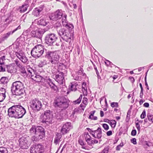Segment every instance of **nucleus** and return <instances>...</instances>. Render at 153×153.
Returning <instances> with one entry per match:
<instances>
[{
  "instance_id": "2eb2a0df",
  "label": "nucleus",
  "mask_w": 153,
  "mask_h": 153,
  "mask_svg": "<svg viewBox=\"0 0 153 153\" xmlns=\"http://www.w3.org/2000/svg\"><path fill=\"white\" fill-rule=\"evenodd\" d=\"M20 147L22 149H27L29 145L28 144L27 138L26 136H24L21 137L19 140Z\"/></svg>"
},
{
  "instance_id": "6ab92c4d",
  "label": "nucleus",
  "mask_w": 153,
  "mask_h": 153,
  "mask_svg": "<svg viewBox=\"0 0 153 153\" xmlns=\"http://www.w3.org/2000/svg\"><path fill=\"white\" fill-rule=\"evenodd\" d=\"M16 107L17 114L18 115V118L22 117L26 113L25 109L19 105H16Z\"/></svg>"
},
{
  "instance_id": "e433bc0d",
  "label": "nucleus",
  "mask_w": 153,
  "mask_h": 153,
  "mask_svg": "<svg viewBox=\"0 0 153 153\" xmlns=\"http://www.w3.org/2000/svg\"><path fill=\"white\" fill-rule=\"evenodd\" d=\"M27 7L23 5L22 6L19 7L20 9L19 11L21 13H24L27 10Z\"/></svg>"
},
{
  "instance_id": "6e6552de",
  "label": "nucleus",
  "mask_w": 153,
  "mask_h": 153,
  "mask_svg": "<svg viewBox=\"0 0 153 153\" xmlns=\"http://www.w3.org/2000/svg\"><path fill=\"white\" fill-rule=\"evenodd\" d=\"M29 133L31 135H39L40 137L41 135L39 134L45 133V131L42 126L33 125L29 130Z\"/></svg>"
},
{
  "instance_id": "5fc2aeb1",
  "label": "nucleus",
  "mask_w": 153,
  "mask_h": 153,
  "mask_svg": "<svg viewBox=\"0 0 153 153\" xmlns=\"http://www.w3.org/2000/svg\"><path fill=\"white\" fill-rule=\"evenodd\" d=\"M15 63L16 64L17 66L19 67H21V66L22 65V64H21L19 61L18 60H16L14 61Z\"/></svg>"
},
{
  "instance_id": "423d86ee",
  "label": "nucleus",
  "mask_w": 153,
  "mask_h": 153,
  "mask_svg": "<svg viewBox=\"0 0 153 153\" xmlns=\"http://www.w3.org/2000/svg\"><path fill=\"white\" fill-rule=\"evenodd\" d=\"M61 69L60 67H59L58 72H56L54 78L56 81L60 85L63 84L65 82V80L64 77V74L65 70Z\"/></svg>"
},
{
  "instance_id": "a211bd4d",
  "label": "nucleus",
  "mask_w": 153,
  "mask_h": 153,
  "mask_svg": "<svg viewBox=\"0 0 153 153\" xmlns=\"http://www.w3.org/2000/svg\"><path fill=\"white\" fill-rule=\"evenodd\" d=\"M15 54L17 58L23 63H26L28 61V59L25 55L24 53L22 51L16 52Z\"/></svg>"
},
{
  "instance_id": "8fccbe9b",
  "label": "nucleus",
  "mask_w": 153,
  "mask_h": 153,
  "mask_svg": "<svg viewBox=\"0 0 153 153\" xmlns=\"http://www.w3.org/2000/svg\"><path fill=\"white\" fill-rule=\"evenodd\" d=\"M5 89L4 88H0V93H1V94L5 95Z\"/></svg>"
},
{
  "instance_id": "69168bd1",
  "label": "nucleus",
  "mask_w": 153,
  "mask_h": 153,
  "mask_svg": "<svg viewBox=\"0 0 153 153\" xmlns=\"http://www.w3.org/2000/svg\"><path fill=\"white\" fill-rule=\"evenodd\" d=\"M136 127L138 130H140V126L138 123H136Z\"/></svg>"
},
{
  "instance_id": "f8f14e48",
  "label": "nucleus",
  "mask_w": 153,
  "mask_h": 153,
  "mask_svg": "<svg viewBox=\"0 0 153 153\" xmlns=\"http://www.w3.org/2000/svg\"><path fill=\"white\" fill-rule=\"evenodd\" d=\"M87 129L94 137L99 139H101L102 136V131L101 128L98 127L97 130L94 131L89 128H87Z\"/></svg>"
},
{
  "instance_id": "864d4df0",
  "label": "nucleus",
  "mask_w": 153,
  "mask_h": 153,
  "mask_svg": "<svg viewBox=\"0 0 153 153\" xmlns=\"http://www.w3.org/2000/svg\"><path fill=\"white\" fill-rule=\"evenodd\" d=\"M109 148L108 147H107L105 148L103 150L102 152L101 153H108L109 151Z\"/></svg>"
},
{
  "instance_id": "79ce46f5",
  "label": "nucleus",
  "mask_w": 153,
  "mask_h": 153,
  "mask_svg": "<svg viewBox=\"0 0 153 153\" xmlns=\"http://www.w3.org/2000/svg\"><path fill=\"white\" fill-rule=\"evenodd\" d=\"M86 85V84L84 83H83L82 85V91L83 92L87 93V87Z\"/></svg>"
},
{
  "instance_id": "3c124183",
  "label": "nucleus",
  "mask_w": 153,
  "mask_h": 153,
  "mask_svg": "<svg viewBox=\"0 0 153 153\" xmlns=\"http://www.w3.org/2000/svg\"><path fill=\"white\" fill-rule=\"evenodd\" d=\"M123 143H121L119 145L117 146L116 147V150L119 151L120 150V148L123 147Z\"/></svg>"
},
{
  "instance_id": "a878e982",
  "label": "nucleus",
  "mask_w": 153,
  "mask_h": 153,
  "mask_svg": "<svg viewBox=\"0 0 153 153\" xmlns=\"http://www.w3.org/2000/svg\"><path fill=\"white\" fill-rule=\"evenodd\" d=\"M64 116L65 115L63 114V111H62L55 113L54 117L57 120H61L64 118Z\"/></svg>"
},
{
  "instance_id": "0eeeda50",
  "label": "nucleus",
  "mask_w": 153,
  "mask_h": 153,
  "mask_svg": "<svg viewBox=\"0 0 153 153\" xmlns=\"http://www.w3.org/2000/svg\"><path fill=\"white\" fill-rule=\"evenodd\" d=\"M30 103V108L35 111H39L42 107L41 102L37 99L31 100Z\"/></svg>"
},
{
  "instance_id": "4468645a",
  "label": "nucleus",
  "mask_w": 153,
  "mask_h": 153,
  "mask_svg": "<svg viewBox=\"0 0 153 153\" xmlns=\"http://www.w3.org/2000/svg\"><path fill=\"white\" fill-rule=\"evenodd\" d=\"M46 31L45 29H39L36 30H33L30 33L32 37L40 39Z\"/></svg>"
},
{
  "instance_id": "680f3d73",
  "label": "nucleus",
  "mask_w": 153,
  "mask_h": 153,
  "mask_svg": "<svg viewBox=\"0 0 153 153\" xmlns=\"http://www.w3.org/2000/svg\"><path fill=\"white\" fill-rule=\"evenodd\" d=\"M129 79L131 81V82L132 83L134 82V81L135 79L132 76H130L129 77Z\"/></svg>"
},
{
  "instance_id": "72a5a7b5",
  "label": "nucleus",
  "mask_w": 153,
  "mask_h": 153,
  "mask_svg": "<svg viewBox=\"0 0 153 153\" xmlns=\"http://www.w3.org/2000/svg\"><path fill=\"white\" fill-rule=\"evenodd\" d=\"M83 70L82 68H80L77 71V74L79 75H81L82 76H85L86 75L83 72Z\"/></svg>"
},
{
  "instance_id": "bb28decb",
  "label": "nucleus",
  "mask_w": 153,
  "mask_h": 153,
  "mask_svg": "<svg viewBox=\"0 0 153 153\" xmlns=\"http://www.w3.org/2000/svg\"><path fill=\"white\" fill-rule=\"evenodd\" d=\"M33 80L37 82H41L44 81V79L42 76L36 74L33 78Z\"/></svg>"
},
{
  "instance_id": "20e7f679",
  "label": "nucleus",
  "mask_w": 153,
  "mask_h": 153,
  "mask_svg": "<svg viewBox=\"0 0 153 153\" xmlns=\"http://www.w3.org/2000/svg\"><path fill=\"white\" fill-rule=\"evenodd\" d=\"M67 15L61 10H58L53 13H52L49 16L51 20L56 21L62 18V22H65L66 21Z\"/></svg>"
},
{
  "instance_id": "49530a36",
  "label": "nucleus",
  "mask_w": 153,
  "mask_h": 153,
  "mask_svg": "<svg viewBox=\"0 0 153 153\" xmlns=\"http://www.w3.org/2000/svg\"><path fill=\"white\" fill-rule=\"evenodd\" d=\"M31 0H26L23 5L28 7L29 6V4H30L31 2Z\"/></svg>"
},
{
  "instance_id": "5701e85b",
  "label": "nucleus",
  "mask_w": 153,
  "mask_h": 153,
  "mask_svg": "<svg viewBox=\"0 0 153 153\" xmlns=\"http://www.w3.org/2000/svg\"><path fill=\"white\" fill-rule=\"evenodd\" d=\"M21 28V27L20 25L18 26V27L14 29L13 31H10L7 33L4 34L3 37L2 38V40H4L5 39H7L8 37L11 34H12L15 31L17 30L18 29H20Z\"/></svg>"
},
{
  "instance_id": "a19ab883",
  "label": "nucleus",
  "mask_w": 153,
  "mask_h": 153,
  "mask_svg": "<svg viewBox=\"0 0 153 153\" xmlns=\"http://www.w3.org/2000/svg\"><path fill=\"white\" fill-rule=\"evenodd\" d=\"M82 102L84 105L83 106V107L85 108L87 104L88 103V99L84 97L83 98Z\"/></svg>"
},
{
  "instance_id": "dca6fc26",
  "label": "nucleus",
  "mask_w": 153,
  "mask_h": 153,
  "mask_svg": "<svg viewBox=\"0 0 153 153\" xmlns=\"http://www.w3.org/2000/svg\"><path fill=\"white\" fill-rule=\"evenodd\" d=\"M16 108V105H15L12 106L8 109V114L9 117L18 118V115Z\"/></svg>"
},
{
  "instance_id": "f3484780",
  "label": "nucleus",
  "mask_w": 153,
  "mask_h": 153,
  "mask_svg": "<svg viewBox=\"0 0 153 153\" xmlns=\"http://www.w3.org/2000/svg\"><path fill=\"white\" fill-rule=\"evenodd\" d=\"M84 136L85 138V141L90 146H91L92 144L97 143H98L97 140L94 138H92L88 132L84 133Z\"/></svg>"
},
{
  "instance_id": "cd10ccee",
  "label": "nucleus",
  "mask_w": 153,
  "mask_h": 153,
  "mask_svg": "<svg viewBox=\"0 0 153 153\" xmlns=\"http://www.w3.org/2000/svg\"><path fill=\"white\" fill-rule=\"evenodd\" d=\"M6 67L7 68V71L10 73L13 72V70L14 69V67L12 65H6Z\"/></svg>"
},
{
  "instance_id": "4c0bfd02",
  "label": "nucleus",
  "mask_w": 153,
  "mask_h": 153,
  "mask_svg": "<svg viewBox=\"0 0 153 153\" xmlns=\"http://www.w3.org/2000/svg\"><path fill=\"white\" fill-rule=\"evenodd\" d=\"M82 94H81L79 98L77 100L74 101L73 102L75 104H79L80 102H81L82 98Z\"/></svg>"
},
{
  "instance_id": "c9c22d12",
  "label": "nucleus",
  "mask_w": 153,
  "mask_h": 153,
  "mask_svg": "<svg viewBox=\"0 0 153 153\" xmlns=\"http://www.w3.org/2000/svg\"><path fill=\"white\" fill-rule=\"evenodd\" d=\"M78 142L79 144L82 146V148L88 150V148L85 146L84 142L82 140L79 139L78 140Z\"/></svg>"
},
{
  "instance_id": "f704fd0d",
  "label": "nucleus",
  "mask_w": 153,
  "mask_h": 153,
  "mask_svg": "<svg viewBox=\"0 0 153 153\" xmlns=\"http://www.w3.org/2000/svg\"><path fill=\"white\" fill-rule=\"evenodd\" d=\"M78 85L76 83H71L70 88L72 91H75L76 90V87Z\"/></svg>"
},
{
  "instance_id": "37998d69",
  "label": "nucleus",
  "mask_w": 153,
  "mask_h": 153,
  "mask_svg": "<svg viewBox=\"0 0 153 153\" xmlns=\"http://www.w3.org/2000/svg\"><path fill=\"white\" fill-rule=\"evenodd\" d=\"M30 33V30H27L25 31H24L23 33V34L24 35L27 36V37H30L29 35H31L30 34L29 35Z\"/></svg>"
},
{
  "instance_id": "7c9ffc66",
  "label": "nucleus",
  "mask_w": 153,
  "mask_h": 153,
  "mask_svg": "<svg viewBox=\"0 0 153 153\" xmlns=\"http://www.w3.org/2000/svg\"><path fill=\"white\" fill-rule=\"evenodd\" d=\"M48 22L46 21V20L43 19H40L38 21V24L42 25L43 26H45L47 24Z\"/></svg>"
},
{
  "instance_id": "58836bf2",
  "label": "nucleus",
  "mask_w": 153,
  "mask_h": 153,
  "mask_svg": "<svg viewBox=\"0 0 153 153\" xmlns=\"http://www.w3.org/2000/svg\"><path fill=\"white\" fill-rule=\"evenodd\" d=\"M5 65L4 64H0V72H4L5 71Z\"/></svg>"
},
{
  "instance_id": "f03ea898",
  "label": "nucleus",
  "mask_w": 153,
  "mask_h": 153,
  "mask_svg": "<svg viewBox=\"0 0 153 153\" xmlns=\"http://www.w3.org/2000/svg\"><path fill=\"white\" fill-rule=\"evenodd\" d=\"M46 55L45 57L52 64H57L59 62V51H51L45 49Z\"/></svg>"
},
{
  "instance_id": "412c9836",
  "label": "nucleus",
  "mask_w": 153,
  "mask_h": 153,
  "mask_svg": "<svg viewBox=\"0 0 153 153\" xmlns=\"http://www.w3.org/2000/svg\"><path fill=\"white\" fill-rule=\"evenodd\" d=\"M71 125L70 123L67 122L63 125L61 131V132L62 134H65L69 131L71 127Z\"/></svg>"
},
{
  "instance_id": "7ed1b4c3",
  "label": "nucleus",
  "mask_w": 153,
  "mask_h": 153,
  "mask_svg": "<svg viewBox=\"0 0 153 153\" xmlns=\"http://www.w3.org/2000/svg\"><path fill=\"white\" fill-rule=\"evenodd\" d=\"M11 91L16 95L22 96L25 93L23 84L20 81H16L13 83Z\"/></svg>"
},
{
  "instance_id": "a18cd8bd",
  "label": "nucleus",
  "mask_w": 153,
  "mask_h": 153,
  "mask_svg": "<svg viewBox=\"0 0 153 153\" xmlns=\"http://www.w3.org/2000/svg\"><path fill=\"white\" fill-rule=\"evenodd\" d=\"M147 117L149 121H151L152 123H153V115L150 114H148Z\"/></svg>"
},
{
  "instance_id": "4d7b16f0",
  "label": "nucleus",
  "mask_w": 153,
  "mask_h": 153,
  "mask_svg": "<svg viewBox=\"0 0 153 153\" xmlns=\"http://www.w3.org/2000/svg\"><path fill=\"white\" fill-rule=\"evenodd\" d=\"M131 142L134 144H137L136 139L135 138H133L131 140Z\"/></svg>"
},
{
  "instance_id": "de8ad7c7",
  "label": "nucleus",
  "mask_w": 153,
  "mask_h": 153,
  "mask_svg": "<svg viewBox=\"0 0 153 153\" xmlns=\"http://www.w3.org/2000/svg\"><path fill=\"white\" fill-rule=\"evenodd\" d=\"M111 106L112 107H118V103L117 102H113L111 103Z\"/></svg>"
},
{
  "instance_id": "09e8293b",
  "label": "nucleus",
  "mask_w": 153,
  "mask_h": 153,
  "mask_svg": "<svg viewBox=\"0 0 153 153\" xmlns=\"http://www.w3.org/2000/svg\"><path fill=\"white\" fill-rule=\"evenodd\" d=\"M6 97L5 95L1 94L0 93V102L3 101Z\"/></svg>"
},
{
  "instance_id": "c756f323",
  "label": "nucleus",
  "mask_w": 153,
  "mask_h": 153,
  "mask_svg": "<svg viewBox=\"0 0 153 153\" xmlns=\"http://www.w3.org/2000/svg\"><path fill=\"white\" fill-rule=\"evenodd\" d=\"M62 23L63 26L66 27L68 28L72 29L74 28V26L73 25L68 23L67 19L65 22H62Z\"/></svg>"
},
{
  "instance_id": "e2e57ef3",
  "label": "nucleus",
  "mask_w": 153,
  "mask_h": 153,
  "mask_svg": "<svg viewBox=\"0 0 153 153\" xmlns=\"http://www.w3.org/2000/svg\"><path fill=\"white\" fill-rule=\"evenodd\" d=\"M48 80H49V82H48V84L49 86L51 87L52 84H53V83L51 81V80L50 79H49Z\"/></svg>"
},
{
  "instance_id": "473e14b6",
  "label": "nucleus",
  "mask_w": 153,
  "mask_h": 153,
  "mask_svg": "<svg viewBox=\"0 0 153 153\" xmlns=\"http://www.w3.org/2000/svg\"><path fill=\"white\" fill-rule=\"evenodd\" d=\"M8 81V78L6 77H2L0 79V84H5L7 83Z\"/></svg>"
},
{
  "instance_id": "b1692460",
  "label": "nucleus",
  "mask_w": 153,
  "mask_h": 153,
  "mask_svg": "<svg viewBox=\"0 0 153 153\" xmlns=\"http://www.w3.org/2000/svg\"><path fill=\"white\" fill-rule=\"evenodd\" d=\"M62 136L60 133H57L54 139V143L56 145L59 144L62 140Z\"/></svg>"
},
{
  "instance_id": "ea45409f",
  "label": "nucleus",
  "mask_w": 153,
  "mask_h": 153,
  "mask_svg": "<svg viewBox=\"0 0 153 153\" xmlns=\"http://www.w3.org/2000/svg\"><path fill=\"white\" fill-rule=\"evenodd\" d=\"M7 149L5 147H0V153H7Z\"/></svg>"
},
{
  "instance_id": "ddd939ff",
  "label": "nucleus",
  "mask_w": 153,
  "mask_h": 153,
  "mask_svg": "<svg viewBox=\"0 0 153 153\" xmlns=\"http://www.w3.org/2000/svg\"><path fill=\"white\" fill-rule=\"evenodd\" d=\"M57 37L54 33H49L47 34L45 38V42L48 44L51 45L56 41Z\"/></svg>"
},
{
  "instance_id": "338daca9",
  "label": "nucleus",
  "mask_w": 153,
  "mask_h": 153,
  "mask_svg": "<svg viewBox=\"0 0 153 153\" xmlns=\"http://www.w3.org/2000/svg\"><path fill=\"white\" fill-rule=\"evenodd\" d=\"M40 63L42 64L41 67L43 65H44L46 64V61L45 60H43V61H41L40 62Z\"/></svg>"
},
{
  "instance_id": "bf43d9fd",
  "label": "nucleus",
  "mask_w": 153,
  "mask_h": 153,
  "mask_svg": "<svg viewBox=\"0 0 153 153\" xmlns=\"http://www.w3.org/2000/svg\"><path fill=\"white\" fill-rule=\"evenodd\" d=\"M89 118L91 120H96L97 119V117L96 116H94V115H93V116H91V117H90L89 116Z\"/></svg>"
},
{
  "instance_id": "1a4fd4ad",
  "label": "nucleus",
  "mask_w": 153,
  "mask_h": 153,
  "mask_svg": "<svg viewBox=\"0 0 153 153\" xmlns=\"http://www.w3.org/2000/svg\"><path fill=\"white\" fill-rule=\"evenodd\" d=\"M57 32L58 34L62 37L63 40L69 42H71V39L70 35L67 30L63 28Z\"/></svg>"
},
{
  "instance_id": "774afa93",
  "label": "nucleus",
  "mask_w": 153,
  "mask_h": 153,
  "mask_svg": "<svg viewBox=\"0 0 153 153\" xmlns=\"http://www.w3.org/2000/svg\"><path fill=\"white\" fill-rule=\"evenodd\" d=\"M143 106L146 107H148L149 106V104L148 102H145L143 104Z\"/></svg>"
},
{
  "instance_id": "c85d7f7f",
  "label": "nucleus",
  "mask_w": 153,
  "mask_h": 153,
  "mask_svg": "<svg viewBox=\"0 0 153 153\" xmlns=\"http://www.w3.org/2000/svg\"><path fill=\"white\" fill-rule=\"evenodd\" d=\"M19 68H20V72L23 74V76L24 77H26L27 76V73L25 71V67L22 65L21 67H20Z\"/></svg>"
},
{
  "instance_id": "9b49d317",
  "label": "nucleus",
  "mask_w": 153,
  "mask_h": 153,
  "mask_svg": "<svg viewBox=\"0 0 153 153\" xmlns=\"http://www.w3.org/2000/svg\"><path fill=\"white\" fill-rule=\"evenodd\" d=\"M44 148L41 144H36L30 148V153H44Z\"/></svg>"
},
{
  "instance_id": "39448f33",
  "label": "nucleus",
  "mask_w": 153,
  "mask_h": 153,
  "mask_svg": "<svg viewBox=\"0 0 153 153\" xmlns=\"http://www.w3.org/2000/svg\"><path fill=\"white\" fill-rule=\"evenodd\" d=\"M44 52V49L41 45H37L32 50L31 54L32 56L36 58L41 57Z\"/></svg>"
},
{
  "instance_id": "0e129e2a",
  "label": "nucleus",
  "mask_w": 153,
  "mask_h": 153,
  "mask_svg": "<svg viewBox=\"0 0 153 153\" xmlns=\"http://www.w3.org/2000/svg\"><path fill=\"white\" fill-rule=\"evenodd\" d=\"M106 134L108 136H110L112 134V132L111 131H108L107 132Z\"/></svg>"
},
{
  "instance_id": "f257e3e1",
  "label": "nucleus",
  "mask_w": 153,
  "mask_h": 153,
  "mask_svg": "<svg viewBox=\"0 0 153 153\" xmlns=\"http://www.w3.org/2000/svg\"><path fill=\"white\" fill-rule=\"evenodd\" d=\"M53 104L55 107L60 108L61 110H62L68 107L69 101L66 97L60 96L55 98Z\"/></svg>"
},
{
  "instance_id": "aec40b11",
  "label": "nucleus",
  "mask_w": 153,
  "mask_h": 153,
  "mask_svg": "<svg viewBox=\"0 0 153 153\" xmlns=\"http://www.w3.org/2000/svg\"><path fill=\"white\" fill-rule=\"evenodd\" d=\"M44 6L41 5L40 6L35 8L33 10L32 14L35 16H39L42 13V11L43 9Z\"/></svg>"
},
{
  "instance_id": "603ef678",
  "label": "nucleus",
  "mask_w": 153,
  "mask_h": 153,
  "mask_svg": "<svg viewBox=\"0 0 153 153\" xmlns=\"http://www.w3.org/2000/svg\"><path fill=\"white\" fill-rule=\"evenodd\" d=\"M146 116V112L144 110L143 111L142 114L140 115V118L141 119L144 118Z\"/></svg>"
},
{
  "instance_id": "9d476101",
  "label": "nucleus",
  "mask_w": 153,
  "mask_h": 153,
  "mask_svg": "<svg viewBox=\"0 0 153 153\" xmlns=\"http://www.w3.org/2000/svg\"><path fill=\"white\" fill-rule=\"evenodd\" d=\"M53 119V114L50 111L47 110L45 111L44 114L42 116V123L51 124Z\"/></svg>"
},
{
  "instance_id": "13d9d810",
  "label": "nucleus",
  "mask_w": 153,
  "mask_h": 153,
  "mask_svg": "<svg viewBox=\"0 0 153 153\" xmlns=\"http://www.w3.org/2000/svg\"><path fill=\"white\" fill-rule=\"evenodd\" d=\"M50 87L54 91H56L57 89V87L54 84H52Z\"/></svg>"
},
{
  "instance_id": "2f4dec72",
  "label": "nucleus",
  "mask_w": 153,
  "mask_h": 153,
  "mask_svg": "<svg viewBox=\"0 0 153 153\" xmlns=\"http://www.w3.org/2000/svg\"><path fill=\"white\" fill-rule=\"evenodd\" d=\"M54 27L56 30L57 32L61 30L63 28L62 27V26L59 22H57L54 25Z\"/></svg>"
},
{
  "instance_id": "052dcab7",
  "label": "nucleus",
  "mask_w": 153,
  "mask_h": 153,
  "mask_svg": "<svg viewBox=\"0 0 153 153\" xmlns=\"http://www.w3.org/2000/svg\"><path fill=\"white\" fill-rule=\"evenodd\" d=\"M136 130H133L131 132V135L132 136H135L136 134Z\"/></svg>"
},
{
  "instance_id": "c03bdc74",
  "label": "nucleus",
  "mask_w": 153,
  "mask_h": 153,
  "mask_svg": "<svg viewBox=\"0 0 153 153\" xmlns=\"http://www.w3.org/2000/svg\"><path fill=\"white\" fill-rule=\"evenodd\" d=\"M5 56H3L0 58V64H4V61L5 60Z\"/></svg>"
},
{
  "instance_id": "393cba45",
  "label": "nucleus",
  "mask_w": 153,
  "mask_h": 153,
  "mask_svg": "<svg viewBox=\"0 0 153 153\" xmlns=\"http://www.w3.org/2000/svg\"><path fill=\"white\" fill-rule=\"evenodd\" d=\"M27 75H28L33 80V78L35 77V76L36 74L35 73L34 70L32 68H30L27 70Z\"/></svg>"
},
{
  "instance_id": "4be33fe9",
  "label": "nucleus",
  "mask_w": 153,
  "mask_h": 153,
  "mask_svg": "<svg viewBox=\"0 0 153 153\" xmlns=\"http://www.w3.org/2000/svg\"><path fill=\"white\" fill-rule=\"evenodd\" d=\"M41 135V136L39 137V135H37L36 136L35 135H33L31 138V140L32 142L33 143L37 142L40 140L42 139L45 136V133L42 134H39Z\"/></svg>"
},
{
  "instance_id": "6e6d98bb",
  "label": "nucleus",
  "mask_w": 153,
  "mask_h": 153,
  "mask_svg": "<svg viewBox=\"0 0 153 153\" xmlns=\"http://www.w3.org/2000/svg\"><path fill=\"white\" fill-rule=\"evenodd\" d=\"M102 126L104 129L106 130H107L109 129V126L106 124H102Z\"/></svg>"
}]
</instances>
